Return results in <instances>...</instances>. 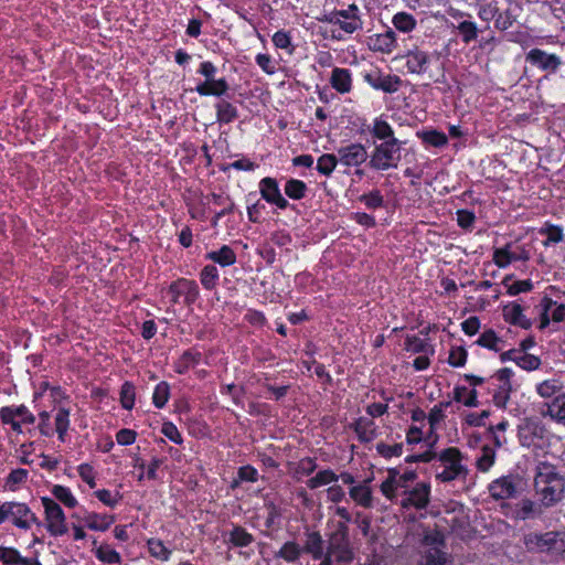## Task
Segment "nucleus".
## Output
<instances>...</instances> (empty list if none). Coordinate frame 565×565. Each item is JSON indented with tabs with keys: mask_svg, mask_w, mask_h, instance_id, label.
<instances>
[{
	"mask_svg": "<svg viewBox=\"0 0 565 565\" xmlns=\"http://www.w3.org/2000/svg\"><path fill=\"white\" fill-rule=\"evenodd\" d=\"M503 317L507 322L523 329H529L532 326L531 320L523 315L522 307L516 302L503 307Z\"/></svg>",
	"mask_w": 565,
	"mask_h": 565,
	"instance_id": "nucleus-24",
	"label": "nucleus"
},
{
	"mask_svg": "<svg viewBox=\"0 0 565 565\" xmlns=\"http://www.w3.org/2000/svg\"><path fill=\"white\" fill-rule=\"evenodd\" d=\"M405 494L406 498L401 502L403 508L425 509L429 503L430 486L426 482H419L412 490L405 491Z\"/></svg>",
	"mask_w": 565,
	"mask_h": 565,
	"instance_id": "nucleus-13",
	"label": "nucleus"
},
{
	"mask_svg": "<svg viewBox=\"0 0 565 565\" xmlns=\"http://www.w3.org/2000/svg\"><path fill=\"white\" fill-rule=\"evenodd\" d=\"M337 156L340 164L348 168L361 166L369 157L366 148L359 142L338 148Z\"/></svg>",
	"mask_w": 565,
	"mask_h": 565,
	"instance_id": "nucleus-11",
	"label": "nucleus"
},
{
	"mask_svg": "<svg viewBox=\"0 0 565 565\" xmlns=\"http://www.w3.org/2000/svg\"><path fill=\"white\" fill-rule=\"evenodd\" d=\"M450 405L451 402H441L431 408L428 414V422L431 428L445 418L444 409L448 408Z\"/></svg>",
	"mask_w": 565,
	"mask_h": 565,
	"instance_id": "nucleus-58",
	"label": "nucleus"
},
{
	"mask_svg": "<svg viewBox=\"0 0 565 565\" xmlns=\"http://www.w3.org/2000/svg\"><path fill=\"white\" fill-rule=\"evenodd\" d=\"M364 81L375 89H381L384 93H395L402 85V79L397 75H384L381 71L374 70L364 75Z\"/></svg>",
	"mask_w": 565,
	"mask_h": 565,
	"instance_id": "nucleus-12",
	"label": "nucleus"
},
{
	"mask_svg": "<svg viewBox=\"0 0 565 565\" xmlns=\"http://www.w3.org/2000/svg\"><path fill=\"white\" fill-rule=\"evenodd\" d=\"M226 535L227 541L236 547H246L254 542V536L241 525H234Z\"/></svg>",
	"mask_w": 565,
	"mask_h": 565,
	"instance_id": "nucleus-29",
	"label": "nucleus"
},
{
	"mask_svg": "<svg viewBox=\"0 0 565 565\" xmlns=\"http://www.w3.org/2000/svg\"><path fill=\"white\" fill-rule=\"evenodd\" d=\"M29 472L26 469H14L7 477L6 483L11 490H15L18 484L24 483L26 481Z\"/></svg>",
	"mask_w": 565,
	"mask_h": 565,
	"instance_id": "nucleus-57",
	"label": "nucleus"
},
{
	"mask_svg": "<svg viewBox=\"0 0 565 565\" xmlns=\"http://www.w3.org/2000/svg\"><path fill=\"white\" fill-rule=\"evenodd\" d=\"M41 500L44 508L47 531L53 536L64 535L67 532V525L62 508L51 498L43 497Z\"/></svg>",
	"mask_w": 565,
	"mask_h": 565,
	"instance_id": "nucleus-8",
	"label": "nucleus"
},
{
	"mask_svg": "<svg viewBox=\"0 0 565 565\" xmlns=\"http://www.w3.org/2000/svg\"><path fill=\"white\" fill-rule=\"evenodd\" d=\"M259 192L262 198L268 203H273L275 199L281 194L277 180L270 177H266L259 181Z\"/></svg>",
	"mask_w": 565,
	"mask_h": 565,
	"instance_id": "nucleus-31",
	"label": "nucleus"
},
{
	"mask_svg": "<svg viewBox=\"0 0 565 565\" xmlns=\"http://www.w3.org/2000/svg\"><path fill=\"white\" fill-rule=\"evenodd\" d=\"M534 490L545 508L553 507L565 495V478L553 465L540 462L534 477Z\"/></svg>",
	"mask_w": 565,
	"mask_h": 565,
	"instance_id": "nucleus-2",
	"label": "nucleus"
},
{
	"mask_svg": "<svg viewBox=\"0 0 565 565\" xmlns=\"http://www.w3.org/2000/svg\"><path fill=\"white\" fill-rule=\"evenodd\" d=\"M476 343L489 350L499 352L502 350L503 341L497 337L493 330L489 329L479 337Z\"/></svg>",
	"mask_w": 565,
	"mask_h": 565,
	"instance_id": "nucleus-42",
	"label": "nucleus"
},
{
	"mask_svg": "<svg viewBox=\"0 0 565 565\" xmlns=\"http://www.w3.org/2000/svg\"><path fill=\"white\" fill-rule=\"evenodd\" d=\"M120 404L122 408L130 411L135 405L136 388L131 382H125L120 387Z\"/></svg>",
	"mask_w": 565,
	"mask_h": 565,
	"instance_id": "nucleus-45",
	"label": "nucleus"
},
{
	"mask_svg": "<svg viewBox=\"0 0 565 565\" xmlns=\"http://www.w3.org/2000/svg\"><path fill=\"white\" fill-rule=\"evenodd\" d=\"M392 23L396 30L404 32V33L412 32L417 25V21H416L415 17L413 14H411L408 12H404V11H401V12H397L396 14H394V17L392 19Z\"/></svg>",
	"mask_w": 565,
	"mask_h": 565,
	"instance_id": "nucleus-33",
	"label": "nucleus"
},
{
	"mask_svg": "<svg viewBox=\"0 0 565 565\" xmlns=\"http://www.w3.org/2000/svg\"><path fill=\"white\" fill-rule=\"evenodd\" d=\"M511 276H507L502 281V284L507 287V292L510 296H516L521 292H529L533 289V284L530 279L513 281L512 284H509Z\"/></svg>",
	"mask_w": 565,
	"mask_h": 565,
	"instance_id": "nucleus-46",
	"label": "nucleus"
},
{
	"mask_svg": "<svg viewBox=\"0 0 565 565\" xmlns=\"http://www.w3.org/2000/svg\"><path fill=\"white\" fill-rule=\"evenodd\" d=\"M439 465L434 466L435 477L441 482H450L452 480L465 479L468 470L461 463L462 454L458 448L449 447L438 455Z\"/></svg>",
	"mask_w": 565,
	"mask_h": 565,
	"instance_id": "nucleus-3",
	"label": "nucleus"
},
{
	"mask_svg": "<svg viewBox=\"0 0 565 565\" xmlns=\"http://www.w3.org/2000/svg\"><path fill=\"white\" fill-rule=\"evenodd\" d=\"M85 522L90 530L106 531L114 522V518L106 514L89 513L85 518Z\"/></svg>",
	"mask_w": 565,
	"mask_h": 565,
	"instance_id": "nucleus-38",
	"label": "nucleus"
},
{
	"mask_svg": "<svg viewBox=\"0 0 565 565\" xmlns=\"http://www.w3.org/2000/svg\"><path fill=\"white\" fill-rule=\"evenodd\" d=\"M542 507H544L542 502L536 503L530 499H522L515 505L514 518L522 521L540 518L543 514Z\"/></svg>",
	"mask_w": 565,
	"mask_h": 565,
	"instance_id": "nucleus-22",
	"label": "nucleus"
},
{
	"mask_svg": "<svg viewBox=\"0 0 565 565\" xmlns=\"http://www.w3.org/2000/svg\"><path fill=\"white\" fill-rule=\"evenodd\" d=\"M510 244H508L503 248H498L493 253V262L494 264L500 267L504 268L508 265H510L512 262L516 260H527L529 259V253L526 250H522V254L520 257H516V253H512L509 250Z\"/></svg>",
	"mask_w": 565,
	"mask_h": 565,
	"instance_id": "nucleus-26",
	"label": "nucleus"
},
{
	"mask_svg": "<svg viewBox=\"0 0 565 565\" xmlns=\"http://www.w3.org/2000/svg\"><path fill=\"white\" fill-rule=\"evenodd\" d=\"M161 433L171 441L178 445H181L183 443V438L180 431L178 430L177 426L171 422L163 423Z\"/></svg>",
	"mask_w": 565,
	"mask_h": 565,
	"instance_id": "nucleus-61",
	"label": "nucleus"
},
{
	"mask_svg": "<svg viewBox=\"0 0 565 565\" xmlns=\"http://www.w3.org/2000/svg\"><path fill=\"white\" fill-rule=\"evenodd\" d=\"M308 191L307 184L298 179H290L285 184V193L291 200H301Z\"/></svg>",
	"mask_w": 565,
	"mask_h": 565,
	"instance_id": "nucleus-39",
	"label": "nucleus"
},
{
	"mask_svg": "<svg viewBox=\"0 0 565 565\" xmlns=\"http://www.w3.org/2000/svg\"><path fill=\"white\" fill-rule=\"evenodd\" d=\"M467 361V351L462 347L452 348L449 353L448 363L451 366H463Z\"/></svg>",
	"mask_w": 565,
	"mask_h": 565,
	"instance_id": "nucleus-59",
	"label": "nucleus"
},
{
	"mask_svg": "<svg viewBox=\"0 0 565 565\" xmlns=\"http://www.w3.org/2000/svg\"><path fill=\"white\" fill-rule=\"evenodd\" d=\"M540 234L546 236V239L543 242L545 246L559 243L564 238L562 227L553 224H545V226L540 230Z\"/></svg>",
	"mask_w": 565,
	"mask_h": 565,
	"instance_id": "nucleus-48",
	"label": "nucleus"
},
{
	"mask_svg": "<svg viewBox=\"0 0 565 565\" xmlns=\"http://www.w3.org/2000/svg\"><path fill=\"white\" fill-rule=\"evenodd\" d=\"M494 376L500 382V385L493 394V403L499 408H505L510 399V393L512 392L511 377L513 376V371L509 367H504L499 370Z\"/></svg>",
	"mask_w": 565,
	"mask_h": 565,
	"instance_id": "nucleus-15",
	"label": "nucleus"
},
{
	"mask_svg": "<svg viewBox=\"0 0 565 565\" xmlns=\"http://www.w3.org/2000/svg\"><path fill=\"white\" fill-rule=\"evenodd\" d=\"M481 451V456L477 459V468L484 472L494 463L495 451L490 446H483Z\"/></svg>",
	"mask_w": 565,
	"mask_h": 565,
	"instance_id": "nucleus-54",
	"label": "nucleus"
},
{
	"mask_svg": "<svg viewBox=\"0 0 565 565\" xmlns=\"http://www.w3.org/2000/svg\"><path fill=\"white\" fill-rule=\"evenodd\" d=\"M147 545H148V550H149V553L151 556H153L160 561L169 559V557L171 555V551L166 547V545L163 544V542L161 540L150 539V540H148Z\"/></svg>",
	"mask_w": 565,
	"mask_h": 565,
	"instance_id": "nucleus-50",
	"label": "nucleus"
},
{
	"mask_svg": "<svg viewBox=\"0 0 565 565\" xmlns=\"http://www.w3.org/2000/svg\"><path fill=\"white\" fill-rule=\"evenodd\" d=\"M417 136L423 142L437 148L444 147L448 142L447 136L435 129L418 131Z\"/></svg>",
	"mask_w": 565,
	"mask_h": 565,
	"instance_id": "nucleus-35",
	"label": "nucleus"
},
{
	"mask_svg": "<svg viewBox=\"0 0 565 565\" xmlns=\"http://www.w3.org/2000/svg\"><path fill=\"white\" fill-rule=\"evenodd\" d=\"M95 495L100 502L110 508L116 507L121 499V495L118 492L113 494L109 490L106 489L95 491Z\"/></svg>",
	"mask_w": 565,
	"mask_h": 565,
	"instance_id": "nucleus-60",
	"label": "nucleus"
},
{
	"mask_svg": "<svg viewBox=\"0 0 565 565\" xmlns=\"http://www.w3.org/2000/svg\"><path fill=\"white\" fill-rule=\"evenodd\" d=\"M376 450L384 458L399 457L403 454V444L387 445L379 443Z\"/></svg>",
	"mask_w": 565,
	"mask_h": 565,
	"instance_id": "nucleus-56",
	"label": "nucleus"
},
{
	"mask_svg": "<svg viewBox=\"0 0 565 565\" xmlns=\"http://www.w3.org/2000/svg\"><path fill=\"white\" fill-rule=\"evenodd\" d=\"M305 552V544L301 546L296 541L286 542L275 554L276 558H282L288 563H296Z\"/></svg>",
	"mask_w": 565,
	"mask_h": 565,
	"instance_id": "nucleus-27",
	"label": "nucleus"
},
{
	"mask_svg": "<svg viewBox=\"0 0 565 565\" xmlns=\"http://www.w3.org/2000/svg\"><path fill=\"white\" fill-rule=\"evenodd\" d=\"M70 427V411L60 407L55 415V430L58 435V439L61 441L65 440V435L67 433V429Z\"/></svg>",
	"mask_w": 565,
	"mask_h": 565,
	"instance_id": "nucleus-43",
	"label": "nucleus"
},
{
	"mask_svg": "<svg viewBox=\"0 0 565 565\" xmlns=\"http://www.w3.org/2000/svg\"><path fill=\"white\" fill-rule=\"evenodd\" d=\"M542 416H548L557 424L565 425V392L556 395L550 403H545L541 411Z\"/></svg>",
	"mask_w": 565,
	"mask_h": 565,
	"instance_id": "nucleus-18",
	"label": "nucleus"
},
{
	"mask_svg": "<svg viewBox=\"0 0 565 565\" xmlns=\"http://www.w3.org/2000/svg\"><path fill=\"white\" fill-rule=\"evenodd\" d=\"M429 348L426 340L416 335L407 337L405 340V349L413 353H427Z\"/></svg>",
	"mask_w": 565,
	"mask_h": 565,
	"instance_id": "nucleus-55",
	"label": "nucleus"
},
{
	"mask_svg": "<svg viewBox=\"0 0 565 565\" xmlns=\"http://www.w3.org/2000/svg\"><path fill=\"white\" fill-rule=\"evenodd\" d=\"M494 500L515 498L522 491V479L518 475H508L493 480L488 487Z\"/></svg>",
	"mask_w": 565,
	"mask_h": 565,
	"instance_id": "nucleus-7",
	"label": "nucleus"
},
{
	"mask_svg": "<svg viewBox=\"0 0 565 565\" xmlns=\"http://www.w3.org/2000/svg\"><path fill=\"white\" fill-rule=\"evenodd\" d=\"M338 163L340 162L337 154L324 153L318 158L316 169L320 174L330 177Z\"/></svg>",
	"mask_w": 565,
	"mask_h": 565,
	"instance_id": "nucleus-37",
	"label": "nucleus"
},
{
	"mask_svg": "<svg viewBox=\"0 0 565 565\" xmlns=\"http://www.w3.org/2000/svg\"><path fill=\"white\" fill-rule=\"evenodd\" d=\"M170 397V386L167 382L162 381L157 384L153 395L152 402L157 408H162L167 404Z\"/></svg>",
	"mask_w": 565,
	"mask_h": 565,
	"instance_id": "nucleus-51",
	"label": "nucleus"
},
{
	"mask_svg": "<svg viewBox=\"0 0 565 565\" xmlns=\"http://www.w3.org/2000/svg\"><path fill=\"white\" fill-rule=\"evenodd\" d=\"M169 294L172 296L171 301L173 303H178L179 298L183 296L185 305L190 306L196 301L200 291L199 286L194 280L180 278L170 285Z\"/></svg>",
	"mask_w": 565,
	"mask_h": 565,
	"instance_id": "nucleus-10",
	"label": "nucleus"
},
{
	"mask_svg": "<svg viewBox=\"0 0 565 565\" xmlns=\"http://www.w3.org/2000/svg\"><path fill=\"white\" fill-rule=\"evenodd\" d=\"M205 257L223 267L231 266L236 262V254L227 245H223L218 250L207 253Z\"/></svg>",
	"mask_w": 565,
	"mask_h": 565,
	"instance_id": "nucleus-30",
	"label": "nucleus"
},
{
	"mask_svg": "<svg viewBox=\"0 0 565 565\" xmlns=\"http://www.w3.org/2000/svg\"><path fill=\"white\" fill-rule=\"evenodd\" d=\"M216 109V119L221 124H230L237 119L238 110L237 108L226 99H220L215 104Z\"/></svg>",
	"mask_w": 565,
	"mask_h": 565,
	"instance_id": "nucleus-28",
	"label": "nucleus"
},
{
	"mask_svg": "<svg viewBox=\"0 0 565 565\" xmlns=\"http://www.w3.org/2000/svg\"><path fill=\"white\" fill-rule=\"evenodd\" d=\"M218 278V270L214 265H206L200 273V281L206 290H213Z\"/></svg>",
	"mask_w": 565,
	"mask_h": 565,
	"instance_id": "nucleus-41",
	"label": "nucleus"
},
{
	"mask_svg": "<svg viewBox=\"0 0 565 565\" xmlns=\"http://www.w3.org/2000/svg\"><path fill=\"white\" fill-rule=\"evenodd\" d=\"M447 561L445 552L437 546H431L424 552L417 565H445Z\"/></svg>",
	"mask_w": 565,
	"mask_h": 565,
	"instance_id": "nucleus-32",
	"label": "nucleus"
},
{
	"mask_svg": "<svg viewBox=\"0 0 565 565\" xmlns=\"http://www.w3.org/2000/svg\"><path fill=\"white\" fill-rule=\"evenodd\" d=\"M350 427L355 431L361 443H370L377 436L376 425L372 418L359 417Z\"/></svg>",
	"mask_w": 565,
	"mask_h": 565,
	"instance_id": "nucleus-20",
	"label": "nucleus"
},
{
	"mask_svg": "<svg viewBox=\"0 0 565 565\" xmlns=\"http://www.w3.org/2000/svg\"><path fill=\"white\" fill-rule=\"evenodd\" d=\"M0 561L3 565H42L36 557H24L13 547L0 546Z\"/></svg>",
	"mask_w": 565,
	"mask_h": 565,
	"instance_id": "nucleus-23",
	"label": "nucleus"
},
{
	"mask_svg": "<svg viewBox=\"0 0 565 565\" xmlns=\"http://www.w3.org/2000/svg\"><path fill=\"white\" fill-rule=\"evenodd\" d=\"M370 40V47L375 52L384 54L392 53L397 45L396 33L392 29L386 30L384 33L376 34Z\"/></svg>",
	"mask_w": 565,
	"mask_h": 565,
	"instance_id": "nucleus-21",
	"label": "nucleus"
},
{
	"mask_svg": "<svg viewBox=\"0 0 565 565\" xmlns=\"http://www.w3.org/2000/svg\"><path fill=\"white\" fill-rule=\"evenodd\" d=\"M562 391V386L556 380H546L537 384L536 392L543 398H551L558 395Z\"/></svg>",
	"mask_w": 565,
	"mask_h": 565,
	"instance_id": "nucleus-49",
	"label": "nucleus"
},
{
	"mask_svg": "<svg viewBox=\"0 0 565 565\" xmlns=\"http://www.w3.org/2000/svg\"><path fill=\"white\" fill-rule=\"evenodd\" d=\"M216 66L209 61L202 62L198 73L205 77V81L195 87V92L201 96H216L225 95L230 88L227 81L223 78H215Z\"/></svg>",
	"mask_w": 565,
	"mask_h": 565,
	"instance_id": "nucleus-6",
	"label": "nucleus"
},
{
	"mask_svg": "<svg viewBox=\"0 0 565 565\" xmlns=\"http://www.w3.org/2000/svg\"><path fill=\"white\" fill-rule=\"evenodd\" d=\"M339 479L338 475H335L332 470L326 469L319 471L315 477L310 478L307 482V486L310 489H316L324 484H329Z\"/></svg>",
	"mask_w": 565,
	"mask_h": 565,
	"instance_id": "nucleus-44",
	"label": "nucleus"
},
{
	"mask_svg": "<svg viewBox=\"0 0 565 565\" xmlns=\"http://www.w3.org/2000/svg\"><path fill=\"white\" fill-rule=\"evenodd\" d=\"M10 519L20 529L28 530L32 523L40 524L35 514L25 503L8 502Z\"/></svg>",
	"mask_w": 565,
	"mask_h": 565,
	"instance_id": "nucleus-14",
	"label": "nucleus"
},
{
	"mask_svg": "<svg viewBox=\"0 0 565 565\" xmlns=\"http://www.w3.org/2000/svg\"><path fill=\"white\" fill-rule=\"evenodd\" d=\"M476 216L468 210H459L457 212V223L461 228H470L475 223Z\"/></svg>",
	"mask_w": 565,
	"mask_h": 565,
	"instance_id": "nucleus-64",
	"label": "nucleus"
},
{
	"mask_svg": "<svg viewBox=\"0 0 565 565\" xmlns=\"http://www.w3.org/2000/svg\"><path fill=\"white\" fill-rule=\"evenodd\" d=\"M331 86L339 93L345 94L351 90L352 77L348 68H333L330 78Z\"/></svg>",
	"mask_w": 565,
	"mask_h": 565,
	"instance_id": "nucleus-25",
	"label": "nucleus"
},
{
	"mask_svg": "<svg viewBox=\"0 0 565 565\" xmlns=\"http://www.w3.org/2000/svg\"><path fill=\"white\" fill-rule=\"evenodd\" d=\"M350 497L363 508L372 507V492L365 484H358L350 489Z\"/></svg>",
	"mask_w": 565,
	"mask_h": 565,
	"instance_id": "nucleus-36",
	"label": "nucleus"
},
{
	"mask_svg": "<svg viewBox=\"0 0 565 565\" xmlns=\"http://www.w3.org/2000/svg\"><path fill=\"white\" fill-rule=\"evenodd\" d=\"M540 323L539 329L543 330L553 322L565 321V305H558L556 301L548 297H544L539 305Z\"/></svg>",
	"mask_w": 565,
	"mask_h": 565,
	"instance_id": "nucleus-9",
	"label": "nucleus"
},
{
	"mask_svg": "<svg viewBox=\"0 0 565 565\" xmlns=\"http://www.w3.org/2000/svg\"><path fill=\"white\" fill-rule=\"evenodd\" d=\"M526 62L537 66L542 71L556 72L561 65V58L555 54H548L543 50L533 49L526 54Z\"/></svg>",
	"mask_w": 565,
	"mask_h": 565,
	"instance_id": "nucleus-17",
	"label": "nucleus"
},
{
	"mask_svg": "<svg viewBox=\"0 0 565 565\" xmlns=\"http://www.w3.org/2000/svg\"><path fill=\"white\" fill-rule=\"evenodd\" d=\"M514 22V17L512 15L510 10H505L503 12H499L495 17L494 25L497 29L504 31L512 26Z\"/></svg>",
	"mask_w": 565,
	"mask_h": 565,
	"instance_id": "nucleus-62",
	"label": "nucleus"
},
{
	"mask_svg": "<svg viewBox=\"0 0 565 565\" xmlns=\"http://www.w3.org/2000/svg\"><path fill=\"white\" fill-rule=\"evenodd\" d=\"M237 477L239 481L256 482L258 480V471L249 465L243 466L238 469Z\"/></svg>",
	"mask_w": 565,
	"mask_h": 565,
	"instance_id": "nucleus-63",
	"label": "nucleus"
},
{
	"mask_svg": "<svg viewBox=\"0 0 565 565\" xmlns=\"http://www.w3.org/2000/svg\"><path fill=\"white\" fill-rule=\"evenodd\" d=\"M465 17L470 15L468 13L460 11L456 12L452 15V18L455 19H460L458 21V24L456 25V30L458 31L462 43L468 45L478 39L479 29L477 28V24L475 22L463 19Z\"/></svg>",
	"mask_w": 565,
	"mask_h": 565,
	"instance_id": "nucleus-19",
	"label": "nucleus"
},
{
	"mask_svg": "<svg viewBox=\"0 0 565 565\" xmlns=\"http://www.w3.org/2000/svg\"><path fill=\"white\" fill-rule=\"evenodd\" d=\"M524 543L530 552L561 555L565 553V532H532L525 535Z\"/></svg>",
	"mask_w": 565,
	"mask_h": 565,
	"instance_id": "nucleus-4",
	"label": "nucleus"
},
{
	"mask_svg": "<svg viewBox=\"0 0 565 565\" xmlns=\"http://www.w3.org/2000/svg\"><path fill=\"white\" fill-rule=\"evenodd\" d=\"M371 134L383 141L396 139L394 136V130L390 126V124L381 118H376L373 124V128L371 129Z\"/></svg>",
	"mask_w": 565,
	"mask_h": 565,
	"instance_id": "nucleus-40",
	"label": "nucleus"
},
{
	"mask_svg": "<svg viewBox=\"0 0 565 565\" xmlns=\"http://www.w3.org/2000/svg\"><path fill=\"white\" fill-rule=\"evenodd\" d=\"M305 552L319 565H350L355 558V552L350 539L349 525L335 523L334 529L326 534V540L319 531H306Z\"/></svg>",
	"mask_w": 565,
	"mask_h": 565,
	"instance_id": "nucleus-1",
	"label": "nucleus"
},
{
	"mask_svg": "<svg viewBox=\"0 0 565 565\" xmlns=\"http://www.w3.org/2000/svg\"><path fill=\"white\" fill-rule=\"evenodd\" d=\"M96 556L107 564H119L121 562L120 554L109 545H100L96 551Z\"/></svg>",
	"mask_w": 565,
	"mask_h": 565,
	"instance_id": "nucleus-52",
	"label": "nucleus"
},
{
	"mask_svg": "<svg viewBox=\"0 0 565 565\" xmlns=\"http://www.w3.org/2000/svg\"><path fill=\"white\" fill-rule=\"evenodd\" d=\"M359 200L370 210H376L384 205V198L380 190H373L370 193L362 194Z\"/></svg>",
	"mask_w": 565,
	"mask_h": 565,
	"instance_id": "nucleus-53",
	"label": "nucleus"
},
{
	"mask_svg": "<svg viewBox=\"0 0 565 565\" xmlns=\"http://www.w3.org/2000/svg\"><path fill=\"white\" fill-rule=\"evenodd\" d=\"M52 494L56 500L62 502L66 508H75L77 505L76 498L72 494L71 490L66 487L56 484L52 488Z\"/></svg>",
	"mask_w": 565,
	"mask_h": 565,
	"instance_id": "nucleus-47",
	"label": "nucleus"
},
{
	"mask_svg": "<svg viewBox=\"0 0 565 565\" xmlns=\"http://www.w3.org/2000/svg\"><path fill=\"white\" fill-rule=\"evenodd\" d=\"M201 360V353L198 351H184L175 364V371L184 374L190 367H194Z\"/></svg>",
	"mask_w": 565,
	"mask_h": 565,
	"instance_id": "nucleus-34",
	"label": "nucleus"
},
{
	"mask_svg": "<svg viewBox=\"0 0 565 565\" xmlns=\"http://www.w3.org/2000/svg\"><path fill=\"white\" fill-rule=\"evenodd\" d=\"M405 66L411 74L423 75L428 71L430 65V54L420 50L418 46L409 50L405 54Z\"/></svg>",
	"mask_w": 565,
	"mask_h": 565,
	"instance_id": "nucleus-16",
	"label": "nucleus"
},
{
	"mask_svg": "<svg viewBox=\"0 0 565 565\" xmlns=\"http://www.w3.org/2000/svg\"><path fill=\"white\" fill-rule=\"evenodd\" d=\"M402 142L398 139H391L376 145L369 161L370 168L377 171L396 168L401 159Z\"/></svg>",
	"mask_w": 565,
	"mask_h": 565,
	"instance_id": "nucleus-5",
	"label": "nucleus"
}]
</instances>
